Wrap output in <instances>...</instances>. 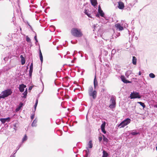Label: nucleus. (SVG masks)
<instances>
[{
  "label": "nucleus",
  "instance_id": "nucleus-1",
  "mask_svg": "<svg viewBox=\"0 0 157 157\" xmlns=\"http://www.w3.org/2000/svg\"><path fill=\"white\" fill-rule=\"evenodd\" d=\"M71 33L72 35L75 37H79L83 35L81 29L77 28H73L71 30Z\"/></svg>",
  "mask_w": 157,
  "mask_h": 157
},
{
  "label": "nucleus",
  "instance_id": "nucleus-2",
  "mask_svg": "<svg viewBox=\"0 0 157 157\" xmlns=\"http://www.w3.org/2000/svg\"><path fill=\"white\" fill-rule=\"evenodd\" d=\"M88 93L89 96L92 97L93 99H95L97 96V92L95 90H93V87L92 86L89 87Z\"/></svg>",
  "mask_w": 157,
  "mask_h": 157
},
{
  "label": "nucleus",
  "instance_id": "nucleus-3",
  "mask_svg": "<svg viewBox=\"0 0 157 157\" xmlns=\"http://www.w3.org/2000/svg\"><path fill=\"white\" fill-rule=\"evenodd\" d=\"M12 93V91L10 89H7L2 92L0 94V99L2 98H5L10 95Z\"/></svg>",
  "mask_w": 157,
  "mask_h": 157
},
{
  "label": "nucleus",
  "instance_id": "nucleus-4",
  "mask_svg": "<svg viewBox=\"0 0 157 157\" xmlns=\"http://www.w3.org/2000/svg\"><path fill=\"white\" fill-rule=\"evenodd\" d=\"M130 121L131 119L130 118H126L118 124V126L120 128H123L128 124L130 122Z\"/></svg>",
  "mask_w": 157,
  "mask_h": 157
},
{
  "label": "nucleus",
  "instance_id": "nucleus-5",
  "mask_svg": "<svg viewBox=\"0 0 157 157\" xmlns=\"http://www.w3.org/2000/svg\"><path fill=\"white\" fill-rule=\"evenodd\" d=\"M116 98L115 96H112L110 99V102L111 104L109 105V107L111 109L114 108L116 104Z\"/></svg>",
  "mask_w": 157,
  "mask_h": 157
},
{
  "label": "nucleus",
  "instance_id": "nucleus-6",
  "mask_svg": "<svg viewBox=\"0 0 157 157\" xmlns=\"http://www.w3.org/2000/svg\"><path fill=\"white\" fill-rule=\"evenodd\" d=\"M130 98L131 99L135 98H141L140 94L136 92H133L130 94Z\"/></svg>",
  "mask_w": 157,
  "mask_h": 157
},
{
  "label": "nucleus",
  "instance_id": "nucleus-7",
  "mask_svg": "<svg viewBox=\"0 0 157 157\" xmlns=\"http://www.w3.org/2000/svg\"><path fill=\"white\" fill-rule=\"evenodd\" d=\"M10 118L8 117L6 118H1L0 119V121L3 124H5L6 122H8L10 120Z\"/></svg>",
  "mask_w": 157,
  "mask_h": 157
},
{
  "label": "nucleus",
  "instance_id": "nucleus-8",
  "mask_svg": "<svg viewBox=\"0 0 157 157\" xmlns=\"http://www.w3.org/2000/svg\"><path fill=\"white\" fill-rule=\"evenodd\" d=\"M26 86L23 84L19 85V89L20 92H23L24 90V88H26Z\"/></svg>",
  "mask_w": 157,
  "mask_h": 157
},
{
  "label": "nucleus",
  "instance_id": "nucleus-9",
  "mask_svg": "<svg viewBox=\"0 0 157 157\" xmlns=\"http://www.w3.org/2000/svg\"><path fill=\"white\" fill-rule=\"evenodd\" d=\"M121 79L122 81L124 83H128L131 82V81L126 80L125 77L123 75H121Z\"/></svg>",
  "mask_w": 157,
  "mask_h": 157
},
{
  "label": "nucleus",
  "instance_id": "nucleus-10",
  "mask_svg": "<svg viewBox=\"0 0 157 157\" xmlns=\"http://www.w3.org/2000/svg\"><path fill=\"white\" fill-rule=\"evenodd\" d=\"M105 123L104 122L101 125V129L102 132L104 133L105 134L106 133V131L105 130Z\"/></svg>",
  "mask_w": 157,
  "mask_h": 157
},
{
  "label": "nucleus",
  "instance_id": "nucleus-11",
  "mask_svg": "<svg viewBox=\"0 0 157 157\" xmlns=\"http://www.w3.org/2000/svg\"><path fill=\"white\" fill-rule=\"evenodd\" d=\"M115 26L117 29H119L120 31L124 29L123 27L121 26L120 24L117 23L116 24Z\"/></svg>",
  "mask_w": 157,
  "mask_h": 157
},
{
  "label": "nucleus",
  "instance_id": "nucleus-12",
  "mask_svg": "<svg viewBox=\"0 0 157 157\" xmlns=\"http://www.w3.org/2000/svg\"><path fill=\"white\" fill-rule=\"evenodd\" d=\"M118 7L120 9H123L124 7V3L122 2H119Z\"/></svg>",
  "mask_w": 157,
  "mask_h": 157
},
{
  "label": "nucleus",
  "instance_id": "nucleus-13",
  "mask_svg": "<svg viewBox=\"0 0 157 157\" xmlns=\"http://www.w3.org/2000/svg\"><path fill=\"white\" fill-rule=\"evenodd\" d=\"M94 89H95L96 86H97L98 85V81L96 78V75H95V78H94Z\"/></svg>",
  "mask_w": 157,
  "mask_h": 157
},
{
  "label": "nucleus",
  "instance_id": "nucleus-14",
  "mask_svg": "<svg viewBox=\"0 0 157 157\" xmlns=\"http://www.w3.org/2000/svg\"><path fill=\"white\" fill-rule=\"evenodd\" d=\"M37 122V120L36 118H35L33 121L32 124V127H36L37 126L36 123Z\"/></svg>",
  "mask_w": 157,
  "mask_h": 157
},
{
  "label": "nucleus",
  "instance_id": "nucleus-15",
  "mask_svg": "<svg viewBox=\"0 0 157 157\" xmlns=\"http://www.w3.org/2000/svg\"><path fill=\"white\" fill-rule=\"evenodd\" d=\"M23 103L21 102L20 103L19 105V106L16 109V111L17 112L19 111L21 109V108L23 106Z\"/></svg>",
  "mask_w": 157,
  "mask_h": 157
},
{
  "label": "nucleus",
  "instance_id": "nucleus-16",
  "mask_svg": "<svg viewBox=\"0 0 157 157\" xmlns=\"http://www.w3.org/2000/svg\"><path fill=\"white\" fill-rule=\"evenodd\" d=\"M20 58L21 59V63L22 65H24L25 63V59L24 57H23L22 55L20 56Z\"/></svg>",
  "mask_w": 157,
  "mask_h": 157
},
{
  "label": "nucleus",
  "instance_id": "nucleus-17",
  "mask_svg": "<svg viewBox=\"0 0 157 157\" xmlns=\"http://www.w3.org/2000/svg\"><path fill=\"white\" fill-rule=\"evenodd\" d=\"M91 4L92 5L95 6L97 4V0H90Z\"/></svg>",
  "mask_w": 157,
  "mask_h": 157
},
{
  "label": "nucleus",
  "instance_id": "nucleus-18",
  "mask_svg": "<svg viewBox=\"0 0 157 157\" xmlns=\"http://www.w3.org/2000/svg\"><path fill=\"white\" fill-rule=\"evenodd\" d=\"M132 73V72L130 71H127L125 73V75L127 78H129V76Z\"/></svg>",
  "mask_w": 157,
  "mask_h": 157
},
{
  "label": "nucleus",
  "instance_id": "nucleus-19",
  "mask_svg": "<svg viewBox=\"0 0 157 157\" xmlns=\"http://www.w3.org/2000/svg\"><path fill=\"white\" fill-rule=\"evenodd\" d=\"M103 155L102 157H107L108 156V154L107 152L105 150L103 151Z\"/></svg>",
  "mask_w": 157,
  "mask_h": 157
},
{
  "label": "nucleus",
  "instance_id": "nucleus-20",
  "mask_svg": "<svg viewBox=\"0 0 157 157\" xmlns=\"http://www.w3.org/2000/svg\"><path fill=\"white\" fill-rule=\"evenodd\" d=\"M39 56L41 62V63H42L43 61V57L40 50Z\"/></svg>",
  "mask_w": 157,
  "mask_h": 157
},
{
  "label": "nucleus",
  "instance_id": "nucleus-21",
  "mask_svg": "<svg viewBox=\"0 0 157 157\" xmlns=\"http://www.w3.org/2000/svg\"><path fill=\"white\" fill-rule=\"evenodd\" d=\"M39 56L41 62V63H42L43 61V57L40 50Z\"/></svg>",
  "mask_w": 157,
  "mask_h": 157
},
{
  "label": "nucleus",
  "instance_id": "nucleus-22",
  "mask_svg": "<svg viewBox=\"0 0 157 157\" xmlns=\"http://www.w3.org/2000/svg\"><path fill=\"white\" fill-rule=\"evenodd\" d=\"M136 58L134 56H133L132 57V63L134 65H136Z\"/></svg>",
  "mask_w": 157,
  "mask_h": 157
},
{
  "label": "nucleus",
  "instance_id": "nucleus-23",
  "mask_svg": "<svg viewBox=\"0 0 157 157\" xmlns=\"http://www.w3.org/2000/svg\"><path fill=\"white\" fill-rule=\"evenodd\" d=\"M84 13L89 17L92 18L91 16V14L88 13V11L87 10H86Z\"/></svg>",
  "mask_w": 157,
  "mask_h": 157
},
{
  "label": "nucleus",
  "instance_id": "nucleus-24",
  "mask_svg": "<svg viewBox=\"0 0 157 157\" xmlns=\"http://www.w3.org/2000/svg\"><path fill=\"white\" fill-rule=\"evenodd\" d=\"M98 12L101 17H104V13L102 10H100L99 11H98Z\"/></svg>",
  "mask_w": 157,
  "mask_h": 157
},
{
  "label": "nucleus",
  "instance_id": "nucleus-25",
  "mask_svg": "<svg viewBox=\"0 0 157 157\" xmlns=\"http://www.w3.org/2000/svg\"><path fill=\"white\" fill-rule=\"evenodd\" d=\"M88 146L89 148H92L93 146V144L92 143V141L91 140H90L88 143Z\"/></svg>",
  "mask_w": 157,
  "mask_h": 157
},
{
  "label": "nucleus",
  "instance_id": "nucleus-26",
  "mask_svg": "<svg viewBox=\"0 0 157 157\" xmlns=\"http://www.w3.org/2000/svg\"><path fill=\"white\" fill-rule=\"evenodd\" d=\"M27 88H26L25 91L23 93V94L24 95L23 98H25L27 96Z\"/></svg>",
  "mask_w": 157,
  "mask_h": 157
},
{
  "label": "nucleus",
  "instance_id": "nucleus-27",
  "mask_svg": "<svg viewBox=\"0 0 157 157\" xmlns=\"http://www.w3.org/2000/svg\"><path fill=\"white\" fill-rule=\"evenodd\" d=\"M137 103L140 104V105L142 106L143 108H144L146 106L144 103L142 102H138Z\"/></svg>",
  "mask_w": 157,
  "mask_h": 157
},
{
  "label": "nucleus",
  "instance_id": "nucleus-28",
  "mask_svg": "<svg viewBox=\"0 0 157 157\" xmlns=\"http://www.w3.org/2000/svg\"><path fill=\"white\" fill-rule=\"evenodd\" d=\"M149 76L151 78H154L155 77V75L152 73H151L149 74Z\"/></svg>",
  "mask_w": 157,
  "mask_h": 157
},
{
  "label": "nucleus",
  "instance_id": "nucleus-29",
  "mask_svg": "<svg viewBox=\"0 0 157 157\" xmlns=\"http://www.w3.org/2000/svg\"><path fill=\"white\" fill-rule=\"evenodd\" d=\"M103 140L107 143L109 141L108 139H107L104 135H103Z\"/></svg>",
  "mask_w": 157,
  "mask_h": 157
},
{
  "label": "nucleus",
  "instance_id": "nucleus-30",
  "mask_svg": "<svg viewBox=\"0 0 157 157\" xmlns=\"http://www.w3.org/2000/svg\"><path fill=\"white\" fill-rule=\"evenodd\" d=\"M27 136L26 135H25L24 136L23 138L22 139V142H23L24 141L26 140H27Z\"/></svg>",
  "mask_w": 157,
  "mask_h": 157
},
{
  "label": "nucleus",
  "instance_id": "nucleus-31",
  "mask_svg": "<svg viewBox=\"0 0 157 157\" xmlns=\"http://www.w3.org/2000/svg\"><path fill=\"white\" fill-rule=\"evenodd\" d=\"M26 41L28 42H31V40L30 39L29 37H28V36H26Z\"/></svg>",
  "mask_w": 157,
  "mask_h": 157
},
{
  "label": "nucleus",
  "instance_id": "nucleus-32",
  "mask_svg": "<svg viewBox=\"0 0 157 157\" xmlns=\"http://www.w3.org/2000/svg\"><path fill=\"white\" fill-rule=\"evenodd\" d=\"M33 71V70H29V76L30 77H31L32 76Z\"/></svg>",
  "mask_w": 157,
  "mask_h": 157
},
{
  "label": "nucleus",
  "instance_id": "nucleus-33",
  "mask_svg": "<svg viewBox=\"0 0 157 157\" xmlns=\"http://www.w3.org/2000/svg\"><path fill=\"white\" fill-rule=\"evenodd\" d=\"M139 133L135 132H132L131 133V134L133 135H137Z\"/></svg>",
  "mask_w": 157,
  "mask_h": 157
},
{
  "label": "nucleus",
  "instance_id": "nucleus-34",
  "mask_svg": "<svg viewBox=\"0 0 157 157\" xmlns=\"http://www.w3.org/2000/svg\"><path fill=\"white\" fill-rule=\"evenodd\" d=\"M34 38L35 40L36 41L35 44L36 45H37V43L38 42V40L37 39V37H36V35L34 37Z\"/></svg>",
  "mask_w": 157,
  "mask_h": 157
},
{
  "label": "nucleus",
  "instance_id": "nucleus-35",
  "mask_svg": "<svg viewBox=\"0 0 157 157\" xmlns=\"http://www.w3.org/2000/svg\"><path fill=\"white\" fill-rule=\"evenodd\" d=\"M29 70H33V63H31V65L29 67Z\"/></svg>",
  "mask_w": 157,
  "mask_h": 157
},
{
  "label": "nucleus",
  "instance_id": "nucleus-36",
  "mask_svg": "<svg viewBox=\"0 0 157 157\" xmlns=\"http://www.w3.org/2000/svg\"><path fill=\"white\" fill-rule=\"evenodd\" d=\"M35 114H33L31 116V119L32 120H33L34 118Z\"/></svg>",
  "mask_w": 157,
  "mask_h": 157
},
{
  "label": "nucleus",
  "instance_id": "nucleus-37",
  "mask_svg": "<svg viewBox=\"0 0 157 157\" xmlns=\"http://www.w3.org/2000/svg\"><path fill=\"white\" fill-rule=\"evenodd\" d=\"M38 99H36V103H35V104L34 105H36L37 106V105L38 104Z\"/></svg>",
  "mask_w": 157,
  "mask_h": 157
},
{
  "label": "nucleus",
  "instance_id": "nucleus-38",
  "mask_svg": "<svg viewBox=\"0 0 157 157\" xmlns=\"http://www.w3.org/2000/svg\"><path fill=\"white\" fill-rule=\"evenodd\" d=\"M102 137H99V141L100 142L101 141V140H102Z\"/></svg>",
  "mask_w": 157,
  "mask_h": 157
},
{
  "label": "nucleus",
  "instance_id": "nucleus-39",
  "mask_svg": "<svg viewBox=\"0 0 157 157\" xmlns=\"http://www.w3.org/2000/svg\"><path fill=\"white\" fill-rule=\"evenodd\" d=\"M33 88V86H30L29 88V90L30 91Z\"/></svg>",
  "mask_w": 157,
  "mask_h": 157
},
{
  "label": "nucleus",
  "instance_id": "nucleus-40",
  "mask_svg": "<svg viewBox=\"0 0 157 157\" xmlns=\"http://www.w3.org/2000/svg\"><path fill=\"white\" fill-rule=\"evenodd\" d=\"M27 23L28 25L30 27V28L31 29V30H32V27L31 26L29 25V23L28 22H27Z\"/></svg>",
  "mask_w": 157,
  "mask_h": 157
},
{
  "label": "nucleus",
  "instance_id": "nucleus-41",
  "mask_svg": "<svg viewBox=\"0 0 157 157\" xmlns=\"http://www.w3.org/2000/svg\"><path fill=\"white\" fill-rule=\"evenodd\" d=\"M85 57L86 58V59H88V56L86 54H85Z\"/></svg>",
  "mask_w": 157,
  "mask_h": 157
},
{
  "label": "nucleus",
  "instance_id": "nucleus-42",
  "mask_svg": "<svg viewBox=\"0 0 157 157\" xmlns=\"http://www.w3.org/2000/svg\"><path fill=\"white\" fill-rule=\"evenodd\" d=\"M100 10H101V7L100 6H99L98 9V11H100Z\"/></svg>",
  "mask_w": 157,
  "mask_h": 157
},
{
  "label": "nucleus",
  "instance_id": "nucleus-43",
  "mask_svg": "<svg viewBox=\"0 0 157 157\" xmlns=\"http://www.w3.org/2000/svg\"><path fill=\"white\" fill-rule=\"evenodd\" d=\"M115 52V50L113 49L112 50V53H114Z\"/></svg>",
  "mask_w": 157,
  "mask_h": 157
},
{
  "label": "nucleus",
  "instance_id": "nucleus-44",
  "mask_svg": "<svg viewBox=\"0 0 157 157\" xmlns=\"http://www.w3.org/2000/svg\"><path fill=\"white\" fill-rule=\"evenodd\" d=\"M37 106H36L35 105H34V111H35L36 110V108Z\"/></svg>",
  "mask_w": 157,
  "mask_h": 157
},
{
  "label": "nucleus",
  "instance_id": "nucleus-45",
  "mask_svg": "<svg viewBox=\"0 0 157 157\" xmlns=\"http://www.w3.org/2000/svg\"><path fill=\"white\" fill-rule=\"evenodd\" d=\"M63 102H62V103H61V106H62V107L63 108H65L66 107H63Z\"/></svg>",
  "mask_w": 157,
  "mask_h": 157
},
{
  "label": "nucleus",
  "instance_id": "nucleus-46",
  "mask_svg": "<svg viewBox=\"0 0 157 157\" xmlns=\"http://www.w3.org/2000/svg\"><path fill=\"white\" fill-rule=\"evenodd\" d=\"M96 16L97 17H99V14H97Z\"/></svg>",
  "mask_w": 157,
  "mask_h": 157
},
{
  "label": "nucleus",
  "instance_id": "nucleus-47",
  "mask_svg": "<svg viewBox=\"0 0 157 157\" xmlns=\"http://www.w3.org/2000/svg\"><path fill=\"white\" fill-rule=\"evenodd\" d=\"M16 124H14V128H13L15 130V128H16Z\"/></svg>",
  "mask_w": 157,
  "mask_h": 157
},
{
  "label": "nucleus",
  "instance_id": "nucleus-48",
  "mask_svg": "<svg viewBox=\"0 0 157 157\" xmlns=\"http://www.w3.org/2000/svg\"><path fill=\"white\" fill-rule=\"evenodd\" d=\"M86 151V155H85V157H87V155H88V154L87 153V151Z\"/></svg>",
  "mask_w": 157,
  "mask_h": 157
},
{
  "label": "nucleus",
  "instance_id": "nucleus-49",
  "mask_svg": "<svg viewBox=\"0 0 157 157\" xmlns=\"http://www.w3.org/2000/svg\"><path fill=\"white\" fill-rule=\"evenodd\" d=\"M53 44L54 45H55L56 44V42H53Z\"/></svg>",
  "mask_w": 157,
  "mask_h": 157
},
{
  "label": "nucleus",
  "instance_id": "nucleus-50",
  "mask_svg": "<svg viewBox=\"0 0 157 157\" xmlns=\"http://www.w3.org/2000/svg\"><path fill=\"white\" fill-rule=\"evenodd\" d=\"M141 72H140V71H139V75H141Z\"/></svg>",
  "mask_w": 157,
  "mask_h": 157
},
{
  "label": "nucleus",
  "instance_id": "nucleus-51",
  "mask_svg": "<svg viewBox=\"0 0 157 157\" xmlns=\"http://www.w3.org/2000/svg\"><path fill=\"white\" fill-rule=\"evenodd\" d=\"M155 107L157 108V104L155 105Z\"/></svg>",
  "mask_w": 157,
  "mask_h": 157
},
{
  "label": "nucleus",
  "instance_id": "nucleus-52",
  "mask_svg": "<svg viewBox=\"0 0 157 157\" xmlns=\"http://www.w3.org/2000/svg\"><path fill=\"white\" fill-rule=\"evenodd\" d=\"M21 146H20L19 147H17V148H18L17 150H18V149H19L20 147Z\"/></svg>",
  "mask_w": 157,
  "mask_h": 157
},
{
  "label": "nucleus",
  "instance_id": "nucleus-53",
  "mask_svg": "<svg viewBox=\"0 0 157 157\" xmlns=\"http://www.w3.org/2000/svg\"><path fill=\"white\" fill-rule=\"evenodd\" d=\"M21 146H20L19 147H17V148H18L17 150H18V149H19L20 147Z\"/></svg>",
  "mask_w": 157,
  "mask_h": 157
},
{
  "label": "nucleus",
  "instance_id": "nucleus-54",
  "mask_svg": "<svg viewBox=\"0 0 157 157\" xmlns=\"http://www.w3.org/2000/svg\"><path fill=\"white\" fill-rule=\"evenodd\" d=\"M21 146H20L19 147H17V148H18L17 150H18V149H19L20 147Z\"/></svg>",
  "mask_w": 157,
  "mask_h": 157
},
{
  "label": "nucleus",
  "instance_id": "nucleus-55",
  "mask_svg": "<svg viewBox=\"0 0 157 157\" xmlns=\"http://www.w3.org/2000/svg\"><path fill=\"white\" fill-rule=\"evenodd\" d=\"M81 57H83V56L82 55H82H81Z\"/></svg>",
  "mask_w": 157,
  "mask_h": 157
},
{
  "label": "nucleus",
  "instance_id": "nucleus-56",
  "mask_svg": "<svg viewBox=\"0 0 157 157\" xmlns=\"http://www.w3.org/2000/svg\"><path fill=\"white\" fill-rule=\"evenodd\" d=\"M71 62L72 63H73L74 62V61L73 60H72Z\"/></svg>",
  "mask_w": 157,
  "mask_h": 157
},
{
  "label": "nucleus",
  "instance_id": "nucleus-57",
  "mask_svg": "<svg viewBox=\"0 0 157 157\" xmlns=\"http://www.w3.org/2000/svg\"><path fill=\"white\" fill-rule=\"evenodd\" d=\"M12 157H15V156L13 155Z\"/></svg>",
  "mask_w": 157,
  "mask_h": 157
},
{
  "label": "nucleus",
  "instance_id": "nucleus-58",
  "mask_svg": "<svg viewBox=\"0 0 157 157\" xmlns=\"http://www.w3.org/2000/svg\"><path fill=\"white\" fill-rule=\"evenodd\" d=\"M71 42L72 43V44H74V43L72 42V41H71Z\"/></svg>",
  "mask_w": 157,
  "mask_h": 157
},
{
  "label": "nucleus",
  "instance_id": "nucleus-59",
  "mask_svg": "<svg viewBox=\"0 0 157 157\" xmlns=\"http://www.w3.org/2000/svg\"><path fill=\"white\" fill-rule=\"evenodd\" d=\"M76 59V58H74V59Z\"/></svg>",
  "mask_w": 157,
  "mask_h": 157
},
{
  "label": "nucleus",
  "instance_id": "nucleus-60",
  "mask_svg": "<svg viewBox=\"0 0 157 157\" xmlns=\"http://www.w3.org/2000/svg\"><path fill=\"white\" fill-rule=\"evenodd\" d=\"M20 30H21V28H20Z\"/></svg>",
  "mask_w": 157,
  "mask_h": 157
},
{
  "label": "nucleus",
  "instance_id": "nucleus-61",
  "mask_svg": "<svg viewBox=\"0 0 157 157\" xmlns=\"http://www.w3.org/2000/svg\"><path fill=\"white\" fill-rule=\"evenodd\" d=\"M58 47H57V49H58Z\"/></svg>",
  "mask_w": 157,
  "mask_h": 157
}]
</instances>
